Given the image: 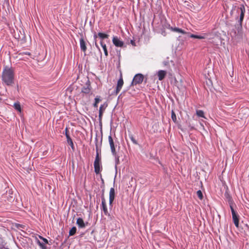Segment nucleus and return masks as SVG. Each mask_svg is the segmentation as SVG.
Returning <instances> with one entry per match:
<instances>
[{
	"mask_svg": "<svg viewBox=\"0 0 249 249\" xmlns=\"http://www.w3.org/2000/svg\"><path fill=\"white\" fill-rule=\"evenodd\" d=\"M101 210L103 212L104 214L107 216H110L109 213L108 211L106 205V200L105 198H102V207Z\"/></svg>",
	"mask_w": 249,
	"mask_h": 249,
	"instance_id": "4",
	"label": "nucleus"
},
{
	"mask_svg": "<svg viewBox=\"0 0 249 249\" xmlns=\"http://www.w3.org/2000/svg\"><path fill=\"white\" fill-rule=\"evenodd\" d=\"M108 142H109V143L110 145L111 153L113 155H115L116 152L113 140L111 135L108 136Z\"/></svg>",
	"mask_w": 249,
	"mask_h": 249,
	"instance_id": "6",
	"label": "nucleus"
},
{
	"mask_svg": "<svg viewBox=\"0 0 249 249\" xmlns=\"http://www.w3.org/2000/svg\"><path fill=\"white\" fill-rule=\"evenodd\" d=\"M240 24H241L244 17V14L245 12V8L244 5H242L240 7Z\"/></svg>",
	"mask_w": 249,
	"mask_h": 249,
	"instance_id": "10",
	"label": "nucleus"
},
{
	"mask_svg": "<svg viewBox=\"0 0 249 249\" xmlns=\"http://www.w3.org/2000/svg\"><path fill=\"white\" fill-rule=\"evenodd\" d=\"M80 45L81 50L85 52L87 50L86 42L83 38L80 39Z\"/></svg>",
	"mask_w": 249,
	"mask_h": 249,
	"instance_id": "14",
	"label": "nucleus"
},
{
	"mask_svg": "<svg viewBox=\"0 0 249 249\" xmlns=\"http://www.w3.org/2000/svg\"><path fill=\"white\" fill-rule=\"evenodd\" d=\"M196 114L197 116L202 118H205L204 116V112L201 110H197L196 111Z\"/></svg>",
	"mask_w": 249,
	"mask_h": 249,
	"instance_id": "20",
	"label": "nucleus"
},
{
	"mask_svg": "<svg viewBox=\"0 0 249 249\" xmlns=\"http://www.w3.org/2000/svg\"><path fill=\"white\" fill-rule=\"evenodd\" d=\"M103 111H99V117L101 118L103 115Z\"/></svg>",
	"mask_w": 249,
	"mask_h": 249,
	"instance_id": "31",
	"label": "nucleus"
},
{
	"mask_svg": "<svg viewBox=\"0 0 249 249\" xmlns=\"http://www.w3.org/2000/svg\"><path fill=\"white\" fill-rule=\"evenodd\" d=\"M94 167L95 172L96 174H99L101 171V164L100 159L99 158L98 150L97 149H96V155L94 162Z\"/></svg>",
	"mask_w": 249,
	"mask_h": 249,
	"instance_id": "2",
	"label": "nucleus"
},
{
	"mask_svg": "<svg viewBox=\"0 0 249 249\" xmlns=\"http://www.w3.org/2000/svg\"><path fill=\"white\" fill-rule=\"evenodd\" d=\"M166 72L165 71L163 70H160L158 72V76L159 80L161 81L164 79L166 75Z\"/></svg>",
	"mask_w": 249,
	"mask_h": 249,
	"instance_id": "13",
	"label": "nucleus"
},
{
	"mask_svg": "<svg viewBox=\"0 0 249 249\" xmlns=\"http://www.w3.org/2000/svg\"><path fill=\"white\" fill-rule=\"evenodd\" d=\"M207 36V34H204V35H195L194 34H191L190 36L191 38L202 39L206 38Z\"/></svg>",
	"mask_w": 249,
	"mask_h": 249,
	"instance_id": "15",
	"label": "nucleus"
},
{
	"mask_svg": "<svg viewBox=\"0 0 249 249\" xmlns=\"http://www.w3.org/2000/svg\"><path fill=\"white\" fill-rule=\"evenodd\" d=\"M76 224L79 228H85L86 226V224L81 218H77L76 221Z\"/></svg>",
	"mask_w": 249,
	"mask_h": 249,
	"instance_id": "9",
	"label": "nucleus"
},
{
	"mask_svg": "<svg viewBox=\"0 0 249 249\" xmlns=\"http://www.w3.org/2000/svg\"><path fill=\"white\" fill-rule=\"evenodd\" d=\"M14 107L15 108V109H16L17 110H18V111H19L20 112H21V109L20 105L19 102L15 103L14 104Z\"/></svg>",
	"mask_w": 249,
	"mask_h": 249,
	"instance_id": "19",
	"label": "nucleus"
},
{
	"mask_svg": "<svg viewBox=\"0 0 249 249\" xmlns=\"http://www.w3.org/2000/svg\"><path fill=\"white\" fill-rule=\"evenodd\" d=\"M90 85L89 80L87 81L86 84V86L83 87L82 89V92L84 93H89L90 91Z\"/></svg>",
	"mask_w": 249,
	"mask_h": 249,
	"instance_id": "8",
	"label": "nucleus"
},
{
	"mask_svg": "<svg viewBox=\"0 0 249 249\" xmlns=\"http://www.w3.org/2000/svg\"><path fill=\"white\" fill-rule=\"evenodd\" d=\"M112 42L116 47H122L124 45V42L117 36H114L113 37Z\"/></svg>",
	"mask_w": 249,
	"mask_h": 249,
	"instance_id": "5",
	"label": "nucleus"
},
{
	"mask_svg": "<svg viewBox=\"0 0 249 249\" xmlns=\"http://www.w3.org/2000/svg\"><path fill=\"white\" fill-rule=\"evenodd\" d=\"M232 219H233L234 224H235V226L236 227H238V226H239V218H238L239 216H238V214L236 213H234V214H232Z\"/></svg>",
	"mask_w": 249,
	"mask_h": 249,
	"instance_id": "11",
	"label": "nucleus"
},
{
	"mask_svg": "<svg viewBox=\"0 0 249 249\" xmlns=\"http://www.w3.org/2000/svg\"><path fill=\"white\" fill-rule=\"evenodd\" d=\"M67 131V128H66V131ZM66 137L67 139L68 143L71 146L72 148H73V143L72 141V140L71 139V138H70L69 135L67 134V132H66Z\"/></svg>",
	"mask_w": 249,
	"mask_h": 249,
	"instance_id": "17",
	"label": "nucleus"
},
{
	"mask_svg": "<svg viewBox=\"0 0 249 249\" xmlns=\"http://www.w3.org/2000/svg\"><path fill=\"white\" fill-rule=\"evenodd\" d=\"M171 118L174 122H176V121H177L176 115L175 113L173 111H172Z\"/></svg>",
	"mask_w": 249,
	"mask_h": 249,
	"instance_id": "26",
	"label": "nucleus"
},
{
	"mask_svg": "<svg viewBox=\"0 0 249 249\" xmlns=\"http://www.w3.org/2000/svg\"><path fill=\"white\" fill-rule=\"evenodd\" d=\"M230 208H231V213L232 214H234V213H236L235 212V211H234L233 208L232 207V206H230Z\"/></svg>",
	"mask_w": 249,
	"mask_h": 249,
	"instance_id": "29",
	"label": "nucleus"
},
{
	"mask_svg": "<svg viewBox=\"0 0 249 249\" xmlns=\"http://www.w3.org/2000/svg\"><path fill=\"white\" fill-rule=\"evenodd\" d=\"M2 80L7 85L10 86L14 83V73L12 68L5 67L2 73Z\"/></svg>",
	"mask_w": 249,
	"mask_h": 249,
	"instance_id": "1",
	"label": "nucleus"
},
{
	"mask_svg": "<svg viewBox=\"0 0 249 249\" xmlns=\"http://www.w3.org/2000/svg\"><path fill=\"white\" fill-rule=\"evenodd\" d=\"M40 238L42 239V240L44 241V242L45 243V244H47L48 243V240L47 239H46V238H44L41 236H39Z\"/></svg>",
	"mask_w": 249,
	"mask_h": 249,
	"instance_id": "30",
	"label": "nucleus"
},
{
	"mask_svg": "<svg viewBox=\"0 0 249 249\" xmlns=\"http://www.w3.org/2000/svg\"><path fill=\"white\" fill-rule=\"evenodd\" d=\"M107 105L106 103H105V104L102 105L100 107L99 111L104 112V110H105V109L106 108V107H107Z\"/></svg>",
	"mask_w": 249,
	"mask_h": 249,
	"instance_id": "23",
	"label": "nucleus"
},
{
	"mask_svg": "<svg viewBox=\"0 0 249 249\" xmlns=\"http://www.w3.org/2000/svg\"><path fill=\"white\" fill-rule=\"evenodd\" d=\"M113 156L115 157V164H116L115 166L116 167L117 165H118L119 163V162H120L119 157L117 155V153H116L115 155H113Z\"/></svg>",
	"mask_w": 249,
	"mask_h": 249,
	"instance_id": "24",
	"label": "nucleus"
},
{
	"mask_svg": "<svg viewBox=\"0 0 249 249\" xmlns=\"http://www.w3.org/2000/svg\"><path fill=\"white\" fill-rule=\"evenodd\" d=\"M131 140L134 143H136L135 140L133 138H132Z\"/></svg>",
	"mask_w": 249,
	"mask_h": 249,
	"instance_id": "33",
	"label": "nucleus"
},
{
	"mask_svg": "<svg viewBox=\"0 0 249 249\" xmlns=\"http://www.w3.org/2000/svg\"><path fill=\"white\" fill-rule=\"evenodd\" d=\"M37 243L40 246V247L41 248H42V249H45V247L44 246V245L42 243H41L39 241H37Z\"/></svg>",
	"mask_w": 249,
	"mask_h": 249,
	"instance_id": "28",
	"label": "nucleus"
},
{
	"mask_svg": "<svg viewBox=\"0 0 249 249\" xmlns=\"http://www.w3.org/2000/svg\"><path fill=\"white\" fill-rule=\"evenodd\" d=\"M76 232V228L75 227H73L69 231V236L73 235Z\"/></svg>",
	"mask_w": 249,
	"mask_h": 249,
	"instance_id": "21",
	"label": "nucleus"
},
{
	"mask_svg": "<svg viewBox=\"0 0 249 249\" xmlns=\"http://www.w3.org/2000/svg\"><path fill=\"white\" fill-rule=\"evenodd\" d=\"M5 249H8V248H6Z\"/></svg>",
	"mask_w": 249,
	"mask_h": 249,
	"instance_id": "36",
	"label": "nucleus"
},
{
	"mask_svg": "<svg viewBox=\"0 0 249 249\" xmlns=\"http://www.w3.org/2000/svg\"><path fill=\"white\" fill-rule=\"evenodd\" d=\"M143 80V75L142 74L138 73L135 75L131 84L132 85L140 84L142 83Z\"/></svg>",
	"mask_w": 249,
	"mask_h": 249,
	"instance_id": "3",
	"label": "nucleus"
},
{
	"mask_svg": "<svg viewBox=\"0 0 249 249\" xmlns=\"http://www.w3.org/2000/svg\"><path fill=\"white\" fill-rule=\"evenodd\" d=\"M95 46H96V47H97V48H99V47H98V46L97 45V44H96V43H95Z\"/></svg>",
	"mask_w": 249,
	"mask_h": 249,
	"instance_id": "35",
	"label": "nucleus"
},
{
	"mask_svg": "<svg viewBox=\"0 0 249 249\" xmlns=\"http://www.w3.org/2000/svg\"><path fill=\"white\" fill-rule=\"evenodd\" d=\"M98 36L101 39L106 38H107L108 36V35L104 33H99L98 34Z\"/></svg>",
	"mask_w": 249,
	"mask_h": 249,
	"instance_id": "22",
	"label": "nucleus"
},
{
	"mask_svg": "<svg viewBox=\"0 0 249 249\" xmlns=\"http://www.w3.org/2000/svg\"><path fill=\"white\" fill-rule=\"evenodd\" d=\"M123 84H124L123 80V78L121 77L119 79V80L118 81V82H117V88H116V92L117 93L119 92L120 91L121 89L122 88Z\"/></svg>",
	"mask_w": 249,
	"mask_h": 249,
	"instance_id": "12",
	"label": "nucleus"
},
{
	"mask_svg": "<svg viewBox=\"0 0 249 249\" xmlns=\"http://www.w3.org/2000/svg\"><path fill=\"white\" fill-rule=\"evenodd\" d=\"M97 36L98 35H97L96 34L94 35V38L95 39L97 37Z\"/></svg>",
	"mask_w": 249,
	"mask_h": 249,
	"instance_id": "32",
	"label": "nucleus"
},
{
	"mask_svg": "<svg viewBox=\"0 0 249 249\" xmlns=\"http://www.w3.org/2000/svg\"><path fill=\"white\" fill-rule=\"evenodd\" d=\"M115 198V190L113 188H111L109 191V205H112V202Z\"/></svg>",
	"mask_w": 249,
	"mask_h": 249,
	"instance_id": "7",
	"label": "nucleus"
},
{
	"mask_svg": "<svg viewBox=\"0 0 249 249\" xmlns=\"http://www.w3.org/2000/svg\"><path fill=\"white\" fill-rule=\"evenodd\" d=\"M100 44H101L102 47L103 48V49L104 50V52L105 55L106 56H107L108 55V53H107V47H106V44H104L102 41H101L100 42Z\"/></svg>",
	"mask_w": 249,
	"mask_h": 249,
	"instance_id": "18",
	"label": "nucleus"
},
{
	"mask_svg": "<svg viewBox=\"0 0 249 249\" xmlns=\"http://www.w3.org/2000/svg\"><path fill=\"white\" fill-rule=\"evenodd\" d=\"M196 194H197V196L199 197V198L200 199H202L203 198V195H202V193L201 192V191L200 190H198L196 192Z\"/></svg>",
	"mask_w": 249,
	"mask_h": 249,
	"instance_id": "25",
	"label": "nucleus"
},
{
	"mask_svg": "<svg viewBox=\"0 0 249 249\" xmlns=\"http://www.w3.org/2000/svg\"><path fill=\"white\" fill-rule=\"evenodd\" d=\"M131 44H133H133H134V41H133V40H131Z\"/></svg>",
	"mask_w": 249,
	"mask_h": 249,
	"instance_id": "34",
	"label": "nucleus"
},
{
	"mask_svg": "<svg viewBox=\"0 0 249 249\" xmlns=\"http://www.w3.org/2000/svg\"><path fill=\"white\" fill-rule=\"evenodd\" d=\"M170 29L173 32L181 33L182 34H186V32H185L184 30H183L180 28H177V27L173 28V27H171L170 28Z\"/></svg>",
	"mask_w": 249,
	"mask_h": 249,
	"instance_id": "16",
	"label": "nucleus"
},
{
	"mask_svg": "<svg viewBox=\"0 0 249 249\" xmlns=\"http://www.w3.org/2000/svg\"><path fill=\"white\" fill-rule=\"evenodd\" d=\"M100 100L99 98L98 97H96L95 98V103L93 105L94 107H97V104L98 103L100 102Z\"/></svg>",
	"mask_w": 249,
	"mask_h": 249,
	"instance_id": "27",
	"label": "nucleus"
}]
</instances>
